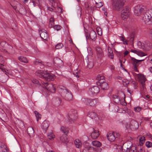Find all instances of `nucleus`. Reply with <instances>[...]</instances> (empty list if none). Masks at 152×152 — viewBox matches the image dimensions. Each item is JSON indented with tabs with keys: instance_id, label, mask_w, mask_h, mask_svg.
Masks as SVG:
<instances>
[{
	"instance_id": "nucleus-1",
	"label": "nucleus",
	"mask_w": 152,
	"mask_h": 152,
	"mask_svg": "<svg viewBox=\"0 0 152 152\" xmlns=\"http://www.w3.org/2000/svg\"><path fill=\"white\" fill-rule=\"evenodd\" d=\"M58 91L63 98L66 100H71L72 95L71 92L64 87H60L58 88Z\"/></svg>"
},
{
	"instance_id": "nucleus-2",
	"label": "nucleus",
	"mask_w": 152,
	"mask_h": 152,
	"mask_svg": "<svg viewBox=\"0 0 152 152\" xmlns=\"http://www.w3.org/2000/svg\"><path fill=\"white\" fill-rule=\"evenodd\" d=\"M50 4L51 5L52 7H47L49 11L52 12L54 11L56 12L61 13L62 12V8L58 7V0H48Z\"/></svg>"
},
{
	"instance_id": "nucleus-3",
	"label": "nucleus",
	"mask_w": 152,
	"mask_h": 152,
	"mask_svg": "<svg viewBox=\"0 0 152 152\" xmlns=\"http://www.w3.org/2000/svg\"><path fill=\"white\" fill-rule=\"evenodd\" d=\"M36 75L40 78H43L47 81L53 80L54 79V75L47 71L42 72L41 71H37L35 72Z\"/></svg>"
},
{
	"instance_id": "nucleus-4",
	"label": "nucleus",
	"mask_w": 152,
	"mask_h": 152,
	"mask_svg": "<svg viewBox=\"0 0 152 152\" xmlns=\"http://www.w3.org/2000/svg\"><path fill=\"white\" fill-rule=\"evenodd\" d=\"M122 148L126 152H137L136 148L135 145H133L130 141L125 142L123 145Z\"/></svg>"
},
{
	"instance_id": "nucleus-5",
	"label": "nucleus",
	"mask_w": 152,
	"mask_h": 152,
	"mask_svg": "<svg viewBox=\"0 0 152 152\" xmlns=\"http://www.w3.org/2000/svg\"><path fill=\"white\" fill-rule=\"evenodd\" d=\"M142 18L145 23L151 24L152 23V9L146 10L143 14Z\"/></svg>"
},
{
	"instance_id": "nucleus-6",
	"label": "nucleus",
	"mask_w": 152,
	"mask_h": 152,
	"mask_svg": "<svg viewBox=\"0 0 152 152\" xmlns=\"http://www.w3.org/2000/svg\"><path fill=\"white\" fill-rule=\"evenodd\" d=\"M126 0H112V5L113 9L119 11L123 7Z\"/></svg>"
},
{
	"instance_id": "nucleus-7",
	"label": "nucleus",
	"mask_w": 152,
	"mask_h": 152,
	"mask_svg": "<svg viewBox=\"0 0 152 152\" xmlns=\"http://www.w3.org/2000/svg\"><path fill=\"white\" fill-rule=\"evenodd\" d=\"M81 101L85 104L92 107L95 105L98 102V100L97 99L82 98Z\"/></svg>"
},
{
	"instance_id": "nucleus-8",
	"label": "nucleus",
	"mask_w": 152,
	"mask_h": 152,
	"mask_svg": "<svg viewBox=\"0 0 152 152\" xmlns=\"http://www.w3.org/2000/svg\"><path fill=\"white\" fill-rule=\"evenodd\" d=\"M133 75L136 80L140 81L143 90L144 91L145 89L144 88V85L146 81V78L143 75L141 74L133 73Z\"/></svg>"
},
{
	"instance_id": "nucleus-9",
	"label": "nucleus",
	"mask_w": 152,
	"mask_h": 152,
	"mask_svg": "<svg viewBox=\"0 0 152 152\" xmlns=\"http://www.w3.org/2000/svg\"><path fill=\"white\" fill-rule=\"evenodd\" d=\"M130 12V8L127 7H126L122 10L121 17L124 20H126L129 17Z\"/></svg>"
},
{
	"instance_id": "nucleus-10",
	"label": "nucleus",
	"mask_w": 152,
	"mask_h": 152,
	"mask_svg": "<svg viewBox=\"0 0 152 152\" xmlns=\"http://www.w3.org/2000/svg\"><path fill=\"white\" fill-rule=\"evenodd\" d=\"M120 136L119 133L115 132L108 133L107 135V139L111 142L114 141L115 139H118Z\"/></svg>"
},
{
	"instance_id": "nucleus-11",
	"label": "nucleus",
	"mask_w": 152,
	"mask_h": 152,
	"mask_svg": "<svg viewBox=\"0 0 152 152\" xmlns=\"http://www.w3.org/2000/svg\"><path fill=\"white\" fill-rule=\"evenodd\" d=\"M77 111L74 110H72L69 115V121L70 123L74 122L77 118Z\"/></svg>"
},
{
	"instance_id": "nucleus-12",
	"label": "nucleus",
	"mask_w": 152,
	"mask_h": 152,
	"mask_svg": "<svg viewBox=\"0 0 152 152\" xmlns=\"http://www.w3.org/2000/svg\"><path fill=\"white\" fill-rule=\"evenodd\" d=\"M43 87L46 88L50 92L53 93L55 92L56 89L52 83H48V82H44L42 83Z\"/></svg>"
},
{
	"instance_id": "nucleus-13",
	"label": "nucleus",
	"mask_w": 152,
	"mask_h": 152,
	"mask_svg": "<svg viewBox=\"0 0 152 152\" xmlns=\"http://www.w3.org/2000/svg\"><path fill=\"white\" fill-rule=\"evenodd\" d=\"M132 63L133 66V68L134 71L139 72V71L137 69V67L139 65L138 63L144 60V59L137 60L133 58H131Z\"/></svg>"
},
{
	"instance_id": "nucleus-14",
	"label": "nucleus",
	"mask_w": 152,
	"mask_h": 152,
	"mask_svg": "<svg viewBox=\"0 0 152 152\" xmlns=\"http://www.w3.org/2000/svg\"><path fill=\"white\" fill-rule=\"evenodd\" d=\"M99 91V87L97 86H94L89 89L88 92L90 95H96Z\"/></svg>"
},
{
	"instance_id": "nucleus-15",
	"label": "nucleus",
	"mask_w": 152,
	"mask_h": 152,
	"mask_svg": "<svg viewBox=\"0 0 152 152\" xmlns=\"http://www.w3.org/2000/svg\"><path fill=\"white\" fill-rule=\"evenodd\" d=\"M144 11V9L140 5H137L134 7V13L136 15L139 16Z\"/></svg>"
},
{
	"instance_id": "nucleus-16",
	"label": "nucleus",
	"mask_w": 152,
	"mask_h": 152,
	"mask_svg": "<svg viewBox=\"0 0 152 152\" xmlns=\"http://www.w3.org/2000/svg\"><path fill=\"white\" fill-rule=\"evenodd\" d=\"M138 123L135 120H132L130 122V128L134 129H137L138 127Z\"/></svg>"
},
{
	"instance_id": "nucleus-17",
	"label": "nucleus",
	"mask_w": 152,
	"mask_h": 152,
	"mask_svg": "<svg viewBox=\"0 0 152 152\" xmlns=\"http://www.w3.org/2000/svg\"><path fill=\"white\" fill-rule=\"evenodd\" d=\"M40 35L41 38L44 40H46L48 38V35L47 31L43 29L39 31Z\"/></svg>"
},
{
	"instance_id": "nucleus-18",
	"label": "nucleus",
	"mask_w": 152,
	"mask_h": 152,
	"mask_svg": "<svg viewBox=\"0 0 152 152\" xmlns=\"http://www.w3.org/2000/svg\"><path fill=\"white\" fill-rule=\"evenodd\" d=\"M96 54L99 57H101L104 56L103 51L102 49L99 47H97L96 48Z\"/></svg>"
},
{
	"instance_id": "nucleus-19",
	"label": "nucleus",
	"mask_w": 152,
	"mask_h": 152,
	"mask_svg": "<svg viewBox=\"0 0 152 152\" xmlns=\"http://www.w3.org/2000/svg\"><path fill=\"white\" fill-rule=\"evenodd\" d=\"M100 83L97 84L98 85L100 86L102 90H107L109 88L108 84L107 83L103 81L100 82Z\"/></svg>"
},
{
	"instance_id": "nucleus-20",
	"label": "nucleus",
	"mask_w": 152,
	"mask_h": 152,
	"mask_svg": "<svg viewBox=\"0 0 152 152\" xmlns=\"http://www.w3.org/2000/svg\"><path fill=\"white\" fill-rule=\"evenodd\" d=\"M152 44L149 41H146L144 43V48L146 50H148L151 49Z\"/></svg>"
},
{
	"instance_id": "nucleus-21",
	"label": "nucleus",
	"mask_w": 152,
	"mask_h": 152,
	"mask_svg": "<svg viewBox=\"0 0 152 152\" xmlns=\"http://www.w3.org/2000/svg\"><path fill=\"white\" fill-rule=\"evenodd\" d=\"M0 152H9L8 149L4 144L1 143L0 144Z\"/></svg>"
},
{
	"instance_id": "nucleus-22",
	"label": "nucleus",
	"mask_w": 152,
	"mask_h": 152,
	"mask_svg": "<svg viewBox=\"0 0 152 152\" xmlns=\"http://www.w3.org/2000/svg\"><path fill=\"white\" fill-rule=\"evenodd\" d=\"M90 39L92 40H95L96 39L97 36L96 32L94 30H91L89 33Z\"/></svg>"
},
{
	"instance_id": "nucleus-23",
	"label": "nucleus",
	"mask_w": 152,
	"mask_h": 152,
	"mask_svg": "<svg viewBox=\"0 0 152 152\" xmlns=\"http://www.w3.org/2000/svg\"><path fill=\"white\" fill-rule=\"evenodd\" d=\"M27 132L28 134L30 137H32L34 135V129L32 127H28L27 129Z\"/></svg>"
},
{
	"instance_id": "nucleus-24",
	"label": "nucleus",
	"mask_w": 152,
	"mask_h": 152,
	"mask_svg": "<svg viewBox=\"0 0 152 152\" xmlns=\"http://www.w3.org/2000/svg\"><path fill=\"white\" fill-rule=\"evenodd\" d=\"M49 125V122L46 120L44 121L42 123V128L45 130V132H46V131L48 128Z\"/></svg>"
},
{
	"instance_id": "nucleus-25",
	"label": "nucleus",
	"mask_w": 152,
	"mask_h": 152,
	"mask_svg": "<svg viewBox=\"0 0 152 152\" xmlns=\"http://www.w3.org/2000/svg\"><path fill=\"white\" fill-rule=\"evenodd\" d=\"M32 1L34 7L38 6L40 7L42 6V0H32Z\"/></svg>"
},
{
	"instance_id": "nucleus-26",
	"label": "nucleus",
	"mask_w": 152,
	"mask_h": 152,
	"mask_svg": "<svg viewBox=\"0 0 152 152\" xmlns=\"http://www.w3.org/2000/svg\"><path fill=\"white\" fill-rule=\"evenodd\" d=\"M99 134V131L96 130H94V132H92L91 134V136L93 139H95L98 137Z\"/></svg>"
},
{
	"instance_id": "nucleus-27",
	"label": "nucleus",
	"mask_w": 152,
	"mask_h": 152,
	"mask_svg": "<svg viewBox=\"0 0 152 152\" xmlns=\"http://www.w3.org/2000/svg\"><path fill=\"white\" fill-rule=\"evenodd\" d=\"M113 101L117 104L120 103V99L119 97L117 95H113Z\"/></svg>"
},
{
	"instance_id": "nucleus-28",
	"label": "nucleus",
	"mask_w": 152,
	"mask_h": 152,
	"mask_svg": "<svg viewBox=\"0 0 152 152\" xmlns=\"http://www.w3.org/2000/svg\"><path fill=\"white\" fill-rule=\"evenodd\" d=\"M7 117L6 113L1 109H0V119L4 121V120Z\"/></svg>"
},
{
	"instance_id": "nucleus-29",
	"label": "nucleus",
	"mask_w": 152,
	"mask_h": 152,
	"mask_svg": "<svg viewBox=\"0 0 152 152\" xmlns=\"http://www.w3.org/2000/svg\"><path fill=\"white\" fill-rule=\"evenodd\" d=\"M54 62L55 64L60 66H62L63 64L62 60L59 58H56L54 60Z\"/></svg>"
},
{
	"instance_id": "nucleus-30",
	"label": "nucleus",
	"mask_w": 152,
	"mask_h": 152,
	"mask_svg": "<svg viewBox=\"0 0 152 152\" xmlns=\"http://www.w3.org/2000/svg\"><path fill=\"white\" fill-rule=\"evenodd\" d=\"M66 134H64L60 137V140L63 142H68Z\"/></svg>"
},
{
	"instance_id": "nucleus-31",
	"label": "nucleus",
	"mask_w": 152,
	"mask_h": 152,
	"mask_svg": "<svg viewBox=\"0 0 152 152\" xmlns=\"http://www.w3.org/2000/svg\"><path fill=\"white\" fill-rule=\"evenodd\" d=\"M134 34L132 32V33L130 35L129 38H128V42H129L130 44L133 45L134 44Z\"/></svg>"
},
{
	"instance_id": "nucleus-32",
	"label": "nucleus",
	"mask_w": 152,
	"mask_h": 152,
	"mask_svg": "<svg viewBox=\"0 0 152 152\" xmlns=\"http://www.w3.org/2000/svg\"><path fill=\"white\" fill-rule=\"evenodd\" d=\"M76 147L78 148H80L82 146V143L81 141L79 139H76L74 141Z\"/></svg>"
},
{
	"instance_id": "nucleus-33",
	"label": "nucleus",
	"mask_w": 152,
	"mask_h": 152,
	"mask_svg": "<svg viewBox=\"0 0 152 152\" xmlns=\"http://www.w3.org/2000/svg\"><path fill=\"white\" fill-rule=\"evenodd\" d=\"M104 77L103 75H97L96 77V79L98 80V83L97 82H96L97 84L100 83V82L104 81L103 80L104 79Z\"/></svg>"
},
{
	"instance_id": "nucleus-34",
	"label": "nucleus",
	"mask_w": 152,
	"mask_h": 152,
	"mask_svg": "<svg viewBox=\"0 0 152 152\" xmlns=\"http://www.w3.org/2000/svg\"><path fill=\"white\" fill-rule=\"evenodd\" d=\"M108 52L109 53L108 56L111 59H113V51L110 47H108L107 48Z\"/></svg>"
},
{
	"instance_id": "nucleus-35",
	"label": "nucleus",
	"mask_w": 152,
	"mask_h": 152,
	"mask_svg": "<svg viewBox=\"0 0 152 152\" xmlns=\"http://www.w3.org/2000/svg\"><path fill=\"white\" fill-rule=\"evenodd\" d=\"M94 151V148L93 147H89L85 148L83 150V152H93Z\"/></svg>"
},
{
	"instance_id": "nucleus-36",
	"label": "nucleus",
	"mask_w": 152,
	"mask_h": 152,
	"mask_svg": "<svg viewBox=\"0 0 152 152\" xmlns=\"http://www.w3.org/2000/svg\"><path fill=\"white\" fill-rule=\"evenodd\" d=\"M92 144L93 146L97 147H99L102 145V144L100 142L96 140L93 141Z\"/></svg>"
},
{
	"instance_id": "nucleus-37",
	"label": "nucleus",
	"mask_w": 152,
	"mask_h": 152,
	"mask_svg": "<svg viewBox=\"0 0 152 152\" xmlns=\"http://www.w3.org/2000/svg\"><path fill=\"white\" fill-rule=\"evenodd\" d=\"M18 59L21 62L27 63L28 61L26 57L23 56H20L18 57Z\"/></svg>"
},
{
	"instance_id": "nucleus-38",
	"label": "nucleus",
	"mask_w": 152,
	"mask_h": 152,
	"mask_svg": "<svg viewBox=\"0 0 152 152\" xmlns=\"http://www.w3.org/2000/svg\"><path fill=\"white\" fill-rule=\"evenodd\" d=\"M81 4L82 6L86 10H88L89 6L88 2L87 1H82L81 3Z\"/></svg>"
},
{
	"instance_id": "nucleus-39",
	"label": "nucleus",
	"mask_w": 152,
	"mask_h": 152,
	"mask_svg": "<svg viewBox=\"0 0 152 152\" xmlns=\"http://www.w3.org/2000/svg\"><path fill=\"white\" fill-rule=\"evenodd\" d=\"M88 116L90 117L91 118L93 119L96 118V117L97 116V115L96 113L94 112H89L88 114Z\"/></svg>"
},
{
	"instance_id": "nucleus-40",
	"label": "nucleus",
	"mask_w": 152,
	"mask_h": 152,
	"mask_svg": "<svg viewBox=\"0 0 152 152\" xmlns=\"http://www.w3.org/2000/svg\"><path fill=\"white\" fill-rule=\"evenodd\" d=\"M34 113L36 117L37 121H38L39 119L41 118V115L40 114L36 111H34Z\"/></svg>"
},
{
	"instance_id": "nucleus-41",
	"label": "nucleus",
	"mask_w": 152,
	"mask_h": 152,
	"mask_svg": "<svg viewBox=\"0 0 152 152\" xmlns=\"http://www.w3.org/2000/svg\"><path fill=\"white\" fill-rule=\"evenodd\" d=\"M61 130L63 133L65 134H66L68 133V131L67 128L63 126H62L61 127Z\"/></svg>"
},
{
	"instance_id": "nucleus-42",
	"label": "nucleus",
	"mask_w": 152,
	"mask_h": 152,
	"mask_svg": "<svg viewBox=\"0 0 152 152\" xmlns=\"http://www.w3.org/2000/svg\"><path fill=\"white\" fill-rule=\"evenodd\" d=\"M48 138L50 140L53 139L55 138V136L52 132L49 133L47 135Z\"/></svg>"
},
{
	"instance_id": "nucleus-43",
	"label": "nucleus",
	"mask_w": 152,
	"mask_h": 152,
	"mask_svg": "<svg viewBox=\"0 0 152 152\" xmlns=\"http://www.w3.org/2000/svg\"><path fill=\"white\" fill-rule=\"evenodd\" d=\"M140 143L139 144L141 147V146L144 143L145 140V138L144 137H141L140 138Z\"/></svg>"
},
{
	"instance_id": "nucleus-44",
	"label": "nucleus",
	"mask_w": 152,
	"mask_h": 152,
	"mask_svg": "<svg viewBox=\"0 0 152 152\" xmlns=\"http://www.w3.org/2000/svg\"><path fill=\"white\" fill-rule=\"evenodd\" d=\"M34 63L35 65H38L39 64H43L42 62L40 60L38 59H36L35 61H34Z\"/></svg>"
},
{
	"instance_id": "nucleus-45",
	"label": "nucleus",
	"mask_w": 152,
	"mask_h": 152,
	"mask_svg": "<svg viewBox=\"0 0 152 152\" xmlns=\"http://www.w3.org/2000/svg\"><path fill=\"white\" fill-rule=\"evenodd\" d=\"M4 61H2L0 62V69H1L2 71L4 72L5 71L4 65H3Z\"/></svg>"
},
{
	"instance_id": "nucleus-46",
	"label": "nucleus",
	"mask_w": 152,
	"mask_h": 152,
	"mask_svg": "<svg viewBox=\"0 0 152 152\" xmlns=\"http://www.w3.org/2000/svg\"><path fill=\"white\" fill-rule=\"evenodd\" d=\"M63 45L62 43H59L56 45L55 48L56 49H60L63 47Z\"/></svg>"
},
{
	"instance_id": "nucleus-47",
	"label": "nucleus",
	"mask_w": 152,
	"mask_h": 152,
	"mask_svg": "<svg viewBox=\"0 0 152 152\" xmlns=\"http://www.w3.org/2000/svg\"><path fill=\"white\" fill-rule=\"evenodd\" d=\"M138 83L136 81H133L132 83V85L133 86L134 89H136L138 87Z\"/></svg>"
},
{
	"instance_id": "nucleus-48",
	"label": "nucleus",
	"mask_w": 152,
	"mask_h": 152,
	"mask_svg": "<svg viewBox=\"0 0 152 152\" xmlns=\"http://www.w3.org/2000/svg\"><path fill=\"white\" fill-rule=\"evenodd\" d=\"M142 108V107L138 106L134 107V110L135 112H138L141 111Z\"/></svg>"
},
{
	"instance_id": "nucleus-49",
	"label": "nucleus",
	"mask_w": 152,
	"mask_h": 152,
	"mask_svg": "<svg viewBox=\"0 0 152 152\" xmlns=\"http://www.w3.org/2000/svg\"><path fill=\"white\" fill-rule=\"evenodd\" d=\"M53 28L54 29L57 31H58L60 30L61 28V27L59 25H54Z\"/></svg>"
},
{
	"instance_id": "nucleus-50",
	"label": "nucleus",
	"mask_w": 152,
	"mask_h": 152,
	"mask_svg": "<svg viewBox=\"0 0 152 152\" xmlns=\"http://www.w3.org/2000/svg\"><path fill=\"white\" fill-rule=\"evenodd\" d=\"M137 45L140 48H143L144 47V44L142 43L141 42L139 41L137 42Z\"/></svg>"
},
{
	"instance_id": "nucleus-51",
	"label": "nucleus",
	"mask_w": 152,
	"mask_h": 152,
	"mask_svg": "<svg viewBox=\"0 0 152 152\" xmlns=\"http://www.w3.org/2000/svg\"><path fill=\"white\" fill-rule=\"evenodd\" d=\"M146 146L148 148L152 146V143L149 141H147L145 143Z\"/></svg>"
},
{
	"instance_id": "nucleus-52",
	"label": "nucleus",
	"mask_w": 152,
	"mask_h": 152,
	"mask_svg": "<svg viewBox=\"0 0 152 152\" xmlns=\"http://www.w3.org/2000/svg\"><path fill=\"white\" fill-rule=\"evenodd\" d=\"M137 54L140 56H143L146 55L145 53L139 51H138Z\"/></svg>"
},
{
	"instance_id": "nucleus-53",
	"label": "nucleus",
	"mask_w": 152,
	"mask_h": 152,
	"mask_svg": "<svg viewBox=\"0 0 152 152\" xmlns=\"http://www.w3.org/2000/svg\"><path fill=\"white\" fill-rule=\"evenodd\" d=\"M96 7L98 8H100L103 5V3L102 2H100L99 3H96Z\"/></svg>"
},
{
	"instance_id": "nucleus-54",
	"label": "nucleus",
	"mask_w": 152,
	"mask_h": 152,
	"mask_svg": "<svg viewBox=\"0 0 152 152\" xmlns=\"http://www.w3.org/2000/svg\"><path fill=\"white\" fill-rule=\"evenodd\" d=\"M87 31H85V36L86 37V39L87 40L88 39H89L90 38L89 37V35L88 33L87 32Z\"/></svg>"
},
{
	"instance_id": "nucleus-55",
	"label": "nucleus",
	"mask_w": 152,
	"mask_h": 152,
	"mask_svg": "<svg viewBox=\"0 0 152 152\" xmlns=\"http://www.w3.org/2000/svg\"><path fill=\"white\" fill-rule=\"evenodd\" d=\"M32 82L33 83L37 84L38 85H40L39 83V82L38 80L37 79H33L32 80Z\"/></svg>"
},
{
	"instance_id": "nucleus-56",
	"label": "nucleus",
	"mask_w": 152,
	"mask_h": 152,
	"mask_svg": "<svg viewBox=\"0 0 152 152\" xmlns=\"http://www.w3.org/2000/svg\"><path fill=\"white\" fill-rule=\"evenodd\" d=\"M93 66V65L92 63H90L88 64L87 67L89 68H92Z\"/></svg>"
},
{
	"instance_id": "nucleus-57",
	"label": "nucleus",
	"mask_w": 152,
	"mask_h": 152,
	"mask_svg": "<svg viewBox=\"0 0 152 152\" xmlns=\"http://www.w3.org/2000/svg\"><path fill=\"white\" fill-rule=\"evenodd\" d=\"M22 10H20V11H21L22 13H26V9L23 7H22Z\"/></svg>"
},
{
	"instance_id": "nucleus-58",
	"label": "nucleus",
	"mask_w": 152,
	"mask_h": 152,
	"mask_svg": "<svg viewBox=\"0 0 152 152\" xmlns=\"http://www.w3.org/2000/svg\"><path fill=\"white\" fill-rule=\"evenodd\" d=\"M54 25V23L53 22H50V23L49 25V28H51L52 27H53Z\"/></svg>"
},
{
	"instance_id": "nucleus-59",
	"label": "nucleus",
	"mask_w": 152,
	"mask_h": 152,
	"mask_svg": "<svg viewBox=\"0 0 152 152\" xmlns=\"http://www.w3.org/2000/svg\"><path fill=\"white\" fill-rule=\"evenodd\" d=\"M54 22V20L53 18H51L50 19V22Z\"/></svg>"
},
{
	"instance_id": "nucleus-60",
	"label": "nucleus",
	"mask_w": 152,
	"mask_h": 152,
	"mask_svg": "<svg viewBox=\"0 0 152 152\" xmlns=\"http://www.w3.org/2000/svg\"><path fill=\"white\" fill-rule=\"evenodd\" d=\"M131 51L137 54L138 51L136 50H131Z\"/></svg>"
},
{
	"instance_id": "nucleus-61",
	"label": "nucleus",
	"mask_w": 152,
	"mask_h": 152,
	"mask_svg": "<svg viewBox=\"0 0 152 152\" xmlns=\"http://www.w3.org/2000/svg\"><path fill=\"white\" fill-rule=\"evenodd\" d=\"M120 39L121 40L123 41L124 39V36H121L120 37Z\"/></svg>"
},
{
	"instance_id": "nucleus-62",
	"label": "nucleus",
	"mask_w": 152,
	"mask_h": 152,
	"mask_svg": "<svg viewBox=\"0 0 152 152\" xmlns=\"http://www.w3.org/2000/svg\"><path fill=\"white\" fill-rule=\"evenodd\" d=\"M73 74L76 77H79L78 73H77V72H76L75 73V72L73 73Z\"/></svg>"
},
{
	"instance_id": "nucleus-63",
	"label": "nucleus",
	"mask_w": 152,
	"mask_h": 152,
	"mask_svg": "<svg viewBox=\"0 0 152 152\" xmlns=\"http://www.w3.org/2000/svg\"><path fill=\"white\" fill-rule=\"evenodd\" d=\"M138 152H145V151L142 149L141 147H140V150L139 151H138Z\"/></svg>"
},
{
	"instance_id": "nucleus-64",
	"label": "nucleus",
	"mask_w": 152,
	"mask_h": 152,
	"mask_svg": "<svg viewBox=\"0 0 152 152\" xmlns=\"http://www.w3.org/2000/svg\"><path fill=\"white\" fill-rule=\"evenodd\" d=\"M127 41L126 40H125V39L123 41V43L125 45H127L128 44V43H127Z\"/></svg>"
}]
</instances>
